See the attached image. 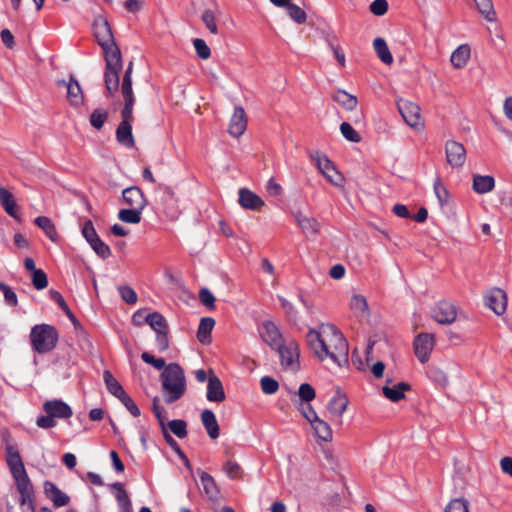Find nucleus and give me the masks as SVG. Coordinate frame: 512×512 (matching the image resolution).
<instances>
[{
	"instance_id": "f257e3e1",
	"label": "nucleus",
	"mask_w": 512,
	"mask_h": 512,
	"mask_svg": "<svg viewBox=\"0 0 512 512\" xmlns=\"http://www.w3.org/2000/svg\"><path fill=\"white\" fill-rule=\"evenodd\" d=\"M306 341L313 354L320 360L330 359L340 367L349 364V343L332 324H321L309 329Z\"/></svg>"
},
{
	"instance_id": "f03ea898",
	"label": "nucleus",
	"mask_w": 512,
	"mask_h": 512,
	"mask_svg": "<svg viewBox=\"0 0 512 512\" xmlns=\"http://www.w3.org/2000/svg\"><path fill=\"white\" fill-rule=\"evenodd\" d=\"M93 29L97 43L105 54L104 82L107 94L112 96L118 91L119 73L123 67L121 51L114 41L111 27L104 16L98 15L95 18Z\"/></svg>"
},
{
	"instance_id": "7ed1b4c3",
	"label": "nucleus",
	"mask_w": 512,
	"mask_h": 512,
	"mask_svg": "<svg viewBox=\"0 0 512 512\" xmlns=\"http://www.w3.org/2000/svg\"><path fill=\"white\" fill-rule=\"evenodd\" d=\"M164 401L174 403L186 392V377L184 370L177 363H170L160 375Z\"/></svg>"
},
{
	"instance_id": "20e7f679",
	"label": "nucleus",
	"mask_w": 512,
	"mask_h": 512,
	"mask_svg": "<svg viewBox=\"0 0 512 512\" xmlns=\"http://www.w3.org/2000/svg\"><path fill=\"white\" fill-rule=\"evenodd\" d=\"M30 339L35 351L38 353H47L56 346L58 333L51 325L39 324L32 328Z\"/></svg>"
},
{
	"instance_id": "39448f33",
	"label": "nucleus",
	"mask_w": 512,
	"mask_h": 512,
	"mask_svg": "<svg viewBox=\"0 0 512 512\" xmlns=\"http://www.w3.org/2000/svg\"><path fill=\"white\" fill-rule=\"evenodd\" d=\"M134 104L135 101L124 100V107L121 111L122 121L119 123L116 129L117 141L127 148H133L135 146V141L132 134Z\"/></svg>"
},
{
	"instance_id": "423d86ee",
	"label": "nucleus",
	"mask_w": 512,
	"mask_h": 512,
	"mask_svg": "<svg viewBox=\"0 0 512 512\" xmlns=\"http://www.w3.org/2000/svg\"><path fill=\"white\" fill-rule=\"evenodd\" d=\"M397 108L408 126L417 132L424 130V119L421 115V108L417 103L407 99H400L397 101Z\"/></svg>"
},
{
	"instance_id": "0eeeda50",
	"label": "nucleus",
	"mask_w": 512,
	"mask_h": 512,
	"mask_svg": "<svg viewBox=\"0 0 512 512\" xmlns=\"http://www.w3.org/2000/svg\"><path fill=\"white\" fill-rule=\"evenodd\" d=\"M281 365L286 370L296 371L299 368V346L294 340L278 345Z\"/></svg>"
},
{
	"instance_id": "6e6552de",
	"label": "nucleus",
	"mask_w": 512,
	"mask_h": 512,
	"mask_svg": "<svg viewBox=\"0 0 512 512\" xmlns=\"http://www.w3.org/2000/svg\"><path fill=\"white\" fill-rule=\"evenodd\" d=\"M435 335L432 333H419L413 341V350L416 358L421 364L429 361L435 346Z\"/></svg>"
},
{
	"instance_id": "1a4fd4ad",
	"label": "nucleus",
	"mask_w": 512,
	"mask_h": 512,
	"mask_svg": "<svg viewBox=\"0 0 512 512\" xmlns=\"http://www.w3.org/2000/svg\"><path fill=\"white\" fill-rule=\"evenodd\" d=\"M432 318L441 325H450L457 319V308L448 301H440L432 310Z\"/></svg>"
},
{
	"instance_id": "9d476101",
	"label": "nucleus",
	"mask_w": 512,
	"mask_h": 512,
	"mask_svg": "<svg viewBox=\"0 0 512 512\" xmlns=\"http://www.w3.org/2000/svg\"><path fill=\"white\" fill-rule=\"evenodd\" d=\"M446 159L452 167H461L466 160V150L464 146L457 141H447L445 145Z\"/></svg>"
},
{
	"instance_id": "9b49d317",
	"label": "nucleus",
	"mask_w": 512,
	"mask_h": 512,
	"mask_svg": "<svg viewBox=\"0 0 512 512\" xmlns=\"http://www.w3.org/2000/svg\"><path fill=\"white\" fill-rule=\"evenodd\" d=\"M122 202L128 207L143 210L147 205V201L143 192L137 186H131L123 190Z\"/></svg>"
},
{
	"instance_id": "f8f14e48",
	"label": "nucleus",
	"mask_w": 512,
	"mask_h": 512,
	"mask_svg": "<svg viewBox=\"0 0 512 512\" xmlns=\"http://www.w3.org/2000/svg\"><path fill=\"white\" fill-rule=\"evenodd\" d=\"M246 128H247V117H246L245 110L242 107L237 106V107H235L234 112L231 116L228 133L232 137L238 138L244 134V132L246 131Z\"/></svg>"
},
{
	"instance_id": "ddd939ff",
	"label": "nucleus",
	"mask_w": 512,
	"mask_h": 512,
	"mask_svg": "<svg viewBox=\"0 0 512 512\" xmlns=\"http://www.w3.org/2000/svg\"><path fill=\"white\" fill-rule=\"evenodd\" d=\"M354 316L362 325H371L372 323V311L363 295H354Z\"/></svg>"
},
{
	"instance_id": "4468645a",
	"label": "nucleus",
	"mask_w": 512,
	"mask_h": 512,
	"mask_svg": "<svg viewBox=\"0 0 512 512\" xmlns=\"http://www.w3.org/2000/svg\"><path fill=\"white\" fill-rule=\"evenodd\" d=\"M43 410L46 414L51 415L54 419H68L73 412L71 407L61 400H49L43 404Z\"/></svg>"
},
{
	"instance_id": "2eb2a0df",
	"label": "nucleus",
	"mask_w": 512,
	"mask_h": 512,
	"mask_svg": "<svg viewBox=\"0 0 512 512\" xmlns=\"http://www.w3.org/2000/svg\"><path fill=\"white\" fill-rule=\"evenodd\" d=\"M206 397L210 402H222L226 398L222 382L213 370L209 371Z\"/></svg>"
},
{
	"instance_id": "dca6fc26",
	"label": "nucleus",
	"mask_w": 512,
	"mask_h": 512,
	"mask_svg": "<svg viewBox=\"0 0 512 512\" xmlns=\"http://www.w3.org/2000/svg\"><path fill=\"white\" fill-rule=\"evenodd\" d=\"M57 84L67 88V100L72 106L79 107L82 105L84 101V95L78 81L71 77L69 82L61 80L58 81Z\"/></svg>"
},
{
	"instance_id": "f3484780",
	"label": "nucleus",
	"mask_w": 512,
	"mask_h": 512,
	"mask_svg": "<svg viewBox=\"0 0 512 512\" xmlns=\"http://www.w3.org/2000/svg\"><path fill=\"white\" fill-rule=\"evenodd\" d=\"M487 305L497 315H502L507 307V295L499 288H494L486 296Z\"/></svg>"
},
{
	"instance_id": "a211bd4d",
	"label": "nucleus",
	"mask_w": 512,
	"mask_h": 512,
	"mask_svg": "<svg viewBox=\"0 0 512 512\" xmlns=\"http://www.w3.org/2000/svg\"><path fill=\"white\" fill-rule=\"evenodd\" d=\"M13 478L16 482L17 489L21 494L22 503L25 505L26 503H31V498L33 495V487L28 478L26 470H22L21 472H17L12 474Z\"/></svg>"
},
{
	"instance_id": "6ab92c4d",
	"label": "nucleus",
	"mask_w": 512,
	"mask_h": 512,
	"mask_svg": "<svg viewBox=\"0 0 512 512\" xmlns=\"http://www.w3.org/2000/svg\"><path fill=\"white\" fill-rule=\"evenodd\" d=\"M471 59V47L469 44L459 45L450 56V63L455 69L465 68Z\"/></svg>"
},
{
	"instance_id": "aec40b11",
	"label": "nucleus",
	"mask_w": 512,
	"mask_h": 512,
	"mask_svg": "<svg viewBox=\"0 0 512 512\" xmlns=\"http://www.w3.org/2000/svg\"><path fill=\"white\" fill-rule=\"evenodd\" d=\"M382 394L391 402H399L405 398V392L411 390L410 384L406 382H397L392 386H382Z\"/></svg>"
},
{
	"instance_id": "412c9836",
	"label": "nucleus",
	"mask_w": 512,
	"mask_h": 512,
	"mask_svg": "<svg viewBox=\"0 0 512 512\" xmlns=\"http://www.w3.org/2000/svg\"><path fill=\"white\" fill-rule=\"evenodd\" d=\"M239 204L244 209L259 210L264 206V201L251 190L241 188L239 190Z\"/></svg>"
},
{
	"instance_id": "4be33fe9",
	"label": "nucleus",
	"mask_w": 512,
	"mask_h": 512,
	"mask_svg": "<svg viewBox=\"0 0 512 512\" xmlns=\"http://www.w3.org/2000/svg\"><path fill=\"white\" fill-rule=\"evenodd\" d=\"M349 404V398L347 394L340 388L335 389V394L330 400L329 410L335 416H341Z\"/></svg>"
},
{
	"instance_id": "5701e85b",
	"label": "nucleus",
	"mask_w": 512,
	"mask_h": 512,
	"mask_svg": "<svg viewBox=\"0 0 512 512\" xmlns=\"http://www.w3.org/2000/svg\"><path fill=\"white\" fill-rule=\"evenodd\" d=\"M200 481L203 491L212 502H218L220 499V490L214 478L205 471L200 472Z\"/></svg>"
},
{
	"instance_id": "b1692460",
	"label": "nucleus",
	"mask_w": 512,
	"mask_h": 512,
	"mask_svg": "<svg viewBox=\"0 0 512 512\" xmlns=\"http://www.w3.org/2000/svg\"><path fill=\"white\" fill-rule=\"evenodd\" d=\"M134 64L130 61L122 77L121 85L119 84L118 90L120 89L124 100L135 101V96L132 89V73Z\"/></svg>"
},
{
	"instance_id": "393cba45",
	"label": "nucleus",
	"mask_w": 512,
	"mask_h": 512,
	"mask_svg": "<svg viewBox=\"0 0 512 512\" xmlns=\"http://www.w3.org/2000/svg\"><path fill=\"white\" fill-rule=\"evenodd\" d=\"M264 341L272 348L278 347L283 344L282 335L277 326L272 322H265L263 324V335Z\"/></svg>"
},
{
	"instance_id": "a878e982",
	"label": "nucleus",
	"mask_w": 512,
	"mask_h": 512,
	"mask_svg": "<svg viewBox=\"0 0 512 512\" xmlns=\"http://www.w3.org/2000/svg\"><path fill=\"white\" fill-rule=\"evenodd\" d=\"M472 188L477 194H487L495 188V180L490 175L475 174L473 176Z\"/></svg>"
},
{
	"instance_id": "bb28decb",
	"label": "nucleus",
	"mask_w": 512,
	"mask_h": 512,
	"mask_svg": "<svg viewBox=\"0 0 512 512\" xmlns=\"http://www.w3.org/2000/svg\"><path fill=\"white\" fill-rule=\"evenodd\" d=\"M0 204L5 212L16 220H20L17 204L11 192L0 186Z\"/></svg>"
},
{
	"instance_id": "cd10ccee",
	"label": "nucleus",
	"mask_w": 512,
	"mask_h": 512,
	"mask_svg": "<svg viewBox=\"0 0 512 512\" xmlns=\"http://www.w3.org/2000/svg\"><path fill=\"white\" fill-rule=\"evenodd\" d=\"M296 221L308 238L318 235L320 224L316 219L299 214L296 216Z\"/></svg>"
},
{
	"instance_id": "c85d7f7f",
	"label": "nucleus",
	"mask_w": 512,
	"mask_h": 512,
	"mask_svg": "<svg viewBox=\"0 0 512 512\" xmlns=\"http://www.w3.org/2000/svg\"><path fill=\"white\" fill-rule=\"evenodd\" d=\"M315 397V389L309 383H302L297 392L290 393V400L292 403L311 402Z\"/></svg>"
},
{
	"instance_id": "c756f323",
	"label": "nucleus",
	"mask_w": 512,
	"mask_h": 512,
	"mask_svg": "<svg viewBox=\"0 0 512 512\" xmlns=\"http://www.w3.org/2000/svg\"><path fill=\"white\" fill-rule=\"evenodd\" d=\"M311 160L316 164L318 171L328 180V174L334 168L333 162L319 151L310 153Z\"/></svg>"
},
{
	"instance_id": "7c9ffc66",
	"label": "nucleus",
	"mask_w": 512,
	"mask_h": 512,
	"mask_svg": "<svg viewBox=\"0 0 512 512\" xmlns=\"http://www.w3.org/2000/svg\"><path fill=\"white\" fill-rule=\"evenodd\" d=\"M202 423L212 439L219 437V425L216 420L215 414L211 410H204L201 414Z\"/></svg>"
},
{
	"instance_id": "2f4dec72",
	"label": "nucleus",
	"mask_w": 512,
	"mask_h": 512,
	"mask_svg": "<svg viewBox=\"0 0 512 512\" xmlns=\"http://www.w3.org/2000/svg\"><path fill=\"white\" fill-rule=\"evenodd\" d=\"M44 489L46 495L53 501L56 506H64L69 502V497L62 492L52 482H45Z\"/></svg>"
},
{
	"instance_id": "473e14b6",
	"label": "nucleus",
	"mask_w": 512,
	"mask_h": 512,
	"mask_svg": "<svg viewBox=\"0 0 512 512\" xmlns=\"http://www.w3.org/2000/svg\"><path fill=\"white\" fill-rule=\"evenodd\" d=\"M373 47L377 56L384 64L391 65L393 63V56L383 38H375L373 41Z\"/></svg>"
},
{
	"instance_id": "72a5a7b5",
	"label": "nucleus",
	"mask_w": 512,
	"mask_h": 512,
	"mask_svg": "<svg viewBox=\"0 0 512 512\" xmlns=\"http://www.w3.org/2000/svg\"><path fill=\"white\" fill-rule=\"evenodd\" d=\"M314 430L315 435L324 441H329L332 438V431L330 426L320 419L318 416L309 422Z\"/></svg>"
},
{
	"instance_id": "f704fd0d",
	"label": "nucleus",
	"mask_w": 512,
	"mask_h": 512,
	"mask_svg": "<svg viewBox=\"0 0 512 512\" xmlns=\"http://www.w3.org/2000/svg\"><path fill=\"white\" fill-rule=\"evenodd\" d=\"M35 225L44 231L46 236L53 242L58 240V234L55 225L50 218L46 216H39L34 220Z\"/></svg>"
},
{
	"instance_id": "c9c22d12",
	"label": "nucleus",
	"mask_w": 512,
	"mask_h": 512,
	"mask_svg": "<svg viewBox=\"0 0 512 512\" xmlns=\"http://www.w3.org/2000/svg\"><path fill=\"white\" fill-rule=\"evenodd\" d=\"M215 325L213 318L205 317L202 318L197 331L198 340L205 344L210 342V335Z\"/></svg>"
},
{
	"instance_id": "e433bc0d",
	"label": "nucleus",
	"mask_w": 512,
	"mask_h": 512,
	"mask_svg": "<svg viewBox=\"0 0 512 512\" xmlns=\"http://www.w3.org/2000/svg\"><path fill=\"white\" fill-rule=\"evenodd\" d=\"M104 382L108 391L119 398L121 395L125 393L122 385L118 382V380L112 375L109 370H105L103 373Z\"/></svg>"
},
{
	"instance_id": "4c0bfd02",
	"label": "nucleus",
	"mask_w": 512,
	"mask_h": 512,
	"mask_svg": "<svg viewBox=\"0 0 512 512\" xmlns=\"http://www.w3.org/2000/svg\"><path fill=\"white\" fill-rule=\"evenodd\" d=\"M142 211L143 209H137V208H126L121 209L118 212V218L122 222L129 223V224H138L140 223L142 217Z\"/></svg>"
},
{
	"instance_id": "58836bf2",
	"label": "nucleus",
	"mask_w": 512,
	"mask_h": 512,
	"mask_svg": "<svg viewBox=\"0 0 512 512\" xmlns=\"http://www.w3.org/2000/svg\"><path fill=\"white\" fill-rule=\"evenodd\" d=\"M7 464L12 474L25 470L19 453L13 447L7 448Z\"/></svg>"
},
{
	"instance_id": "ea45409f",
	"label": "nucleus",
	"mask_w": 512,
	"mask_h": 512,
	"mask_svg": "<svg viewBox=\"0 0 512 512\" xmlns=\"http://www.w3.org/2000/svg\"><path fill=\"white\" fill-rule=\"evenodd\" d=\"M479 13L489 22L496 21V12L492 0H474Z\"/></svg>"
},
{
	"instance_id": "a19ab883",
	"label": "nucleus",
	"mask_w": 512,
	"mask_h": 512,
	"mask_svg": "<svg viewBox=\"0 0 512 512\" xmlns=\"http://www.w3.org/2000/svg\"><path fill=\"white\" fill-rule=\"evenodd\" d=\"M113 487L117 489L116 499L120 507V512H132L131 501L126 491L123 489V485L121 483H115Z\"/></svg>"
},
{
	"instance_id": "79ce46f5",
	"label": "nucleus",
	"mask_w": 512,
	"mask_h": 512,
	"mask_svg": "<svg viewBox=\"0 0 512 512\" xmlns=\"http://www.w3.org/2000/svg\"><path fill=\"white\" fill-rule=\"evenodd\" d=\"M433 189L440 206L446 205L449 202L450 195L439 176L434 180Z\"/></svg>"
},
{
	"instance_id": "37998d69",
	"label": "nucleus",
	"mask_w": 512,
	"mask_h": 512,
	"mask_svg": "<svg viewBox=\"0 0 512 512\" xmlns=\"http://www.w3.org/2000/svg\"><path fill=\"white\" fill-rule=\"evenodd\" d=\"M148 324L157 333L168 331V326L165 318L158 312L148 314Z\"/></svg>"
},
{
	"instance_id": "c03bdc74",
	"label": "nucleus",
	"mask_w": 512,
	"mask_h": 512,
	"mask_svg": "<svg viewBox=\"0 0 512 512\" xmlns=\"http://www.w3.org/2000/svg\"><path fill=\"white\" fill-rule=\"evenodd\" d=\"M50 295H51V298L60 306V308L65 312V314L68 316V318L72 321L74 326L78 327L80 324L77 321L74 314L69 309V307L67 306L62 295L58 291H55V290H51Z\"/></svg>"
},
{
	"instance_id": "a18cd8bd",
	"label": "nucleus",
	"mask_w": 512,
	"mask_h": 512,
	"mask_svg": "<svg viewBox=\"0 0 512 512\" xmlns=\"http://www.w3.org/2000/svg\"><path fill=\"white\" fill-rule=\"evenodd\" d=\"M444 512H469V501L462 497L451 499L445 506Z\"/></svg>"
},
{
	"instance_id": "49530a36",
	"label": "nucleus",
	"mask_w": 512,
	"mask_h": 512,
	"mask_svg": "<svg viewBox=\"0 0 512 512\" xmlns=\"http://www.w3.org/2000/svg\"><path fill=\"white\" fill-rule=\"evenodd\" d=\"M289 17L297 24H303L306 22V12L296 4L291 2L286 6Z\"/></svg>"
},
{
	"instance_id": "de8ad7c7",
	"label": "nucleus",
	"mask_w": 512,
	"mask_h": 512,
	"mask_svg": "<svg viewBox=\"0 0 512 512\" xmlns=\"http://www.w3.org/2000/svg\"><path fill=\"white\" fill-rule=\"evenodd\" d=\"M108 118L106 109L97 108L90 115V124L95 129H101Z\"/></svg>"
},
{
	"instance_id": "09e8293b",
	"label": "nucleus",
	"mask_w": 512,
	"mask_h": 512,
	"mask_svg": "<svg viewBox=\"0 0 512 512\" xmlns=\"http://www.w3.org/2000/svg\"><path fill=\"white\" fill-rule=\"evenodd\" d=\"M167 427L180 439L187 436V424L184 420H171L168 422Z\"/></svg>"
},
{
	"instance_id": "8fccbe9b",
	"label": "nucleus",
	"mask_w": 512,
	"mask_h": 512,
	"mask_svg": "<svg viewBox=\"0 0 512 512\" xmlns=\"http://www.w3.org/2000/svg\"><path fill=\"white\" fill-rule=\"evenodd\" d=\"M260 386L263 393L268 395L275 394L279 389V383L277 380L270 376H263L260 379Z\"/></svg>"
},
{
	"instance_id": "3c124183",
	"label": "nucleus",
	"mask_w": 512,
	"mask_h": 512,
	"mask_svg": "<svg viewBox=\"0 0 512 512\" xmlns=\"http://www.w3.org/2000/svg\"><path fill=\"white\" fill-rule=\"evenodd\" d=\"M292 404L308 422L318 416L315 410L312 408L310 402H296Z\"/></svg>"
},
{
	"instance_id": "603ef678",
	"label": "nucleus",
	"mask_w": 512,
	"mask_h": 512,
	"mask_svg": "<svg viewBox=\"0 0 512 512\" xmlns=\"http://www.w3.org/2000/svg\"><path fill=\"white\" fill-rule=\"evenodd\" d=\"M90 246L95 251V253L103 259H106L111 256L110 247L106 243H104L99 237L97 239H94Z\"/></svg>"
},
{
	"instance_id": "864d4df0",
	"label": "nucleus",
	"mask_w": 512,
	"mask_h": 512,
	"mask_svg": "<svg viewBox=\"0 0 512 512\" xmlns=\"http://www.w3.org/2000/svg\"><path fill=\"white\" fill-rule=\"evenodd\" d=\"M201 19L203 23L205 24L206 28L212 33L217 34L218 28L216 25V18L215 14L212 10H205L201 16Z\"/></svg>"
},
{
	"instance_id": "5fc2aeb1",
	"label": "nucleus",
	"mask_w": 512,
	"mask_h": 512,
	"mask_svg": "<svg viewBox=\"0 0 512 512\" xmlns=\"http://www.w3.org/2000/svg\"><path fill=\"white\" fill-rule=\"evenodd\" d=\"M32 283L37 290H43L48 286V279L45 272L41 269L32 273Z\"/></svg>"
},
{
	"instance_id": "6e6d98bb",
	"label": "nucleus",
	"mask_w": 512,
	"mask_h": 512,
	"mask_svg": "<svg viewBox=\"0 0 512 512\" xmlns=\"http://www.w3.org/2000/svg\"><path fill=\"white\" fill-rule=\"evenodd\" d=\"M193 45L196 50L197 55L201 59H208L211 55L210 48L206 44V42L203 39L196 38L193 40Z\"/></svg>"
},
{
	"instance_id": "4d7b16f0",
	"label": "nucleus",
	"mask_w": 512,
	"mask_h": 512,
	"mask_svg": "<svg viewBox=\"0 0 512 512\" xmlns=\"http://www.w3.org/2000/svg\"><path fill=\"white\" fill-rule=\"evenodd\" d=\"M141 359L147 363L152 365L157 370H164L167 367L165 360L163 358H155L148 352H143L141 354Z\"/></svg>"
},
{
	"instance_id": "13d9d810",
	"label": "nucleus",
	"mask_w": 512,
	"mask_h": 512,
	"mask_svg": "<svg viewBox=\"0 0 512 512\" xmlns=\"http://www.w3.org/2000/svg\"><path fill=\"white\" fill-rule=\"evenodd\" d=\"M118 399L134 417L140 416V409L126 392Z\"/></svg>"
},
{
	"instance_id": "bf43d9fd",
	"label": "nucleus",
	"mask_w": 512,
	"mask_h": 512,
	"mask_svg": "<svg viewBox=\"0 0 512 512\" xmlns=\"http://www.w3.org/2000/svg\"><path fill=\"white\" fill-rule=\"evenodd\" d=\"M333 99L335 102L339 103L346 109H348V110L351 109L352 95H350L346 91H344V90L336 91L335 94L333 95Z\"/></svg>"
},
{
	"instance_id": "052dcab7",
	"label": "nucleus",
	"mask_w": 512,
	"mask_h": 512,
	"mask_svg": "<svg viewBox=\"0 0 512 512\" xmlns=\"http://www.w3.org/2000/svg\"><path fill=\"white\" fill-rule=\"evenodd\" d=\"M370 12L375 16H382L388 11L387 0H374L369 6Z\"/></svg>"
},
{
	"instance_id": "680f3d73",
	"label": "nucleus",
	"mask_w": 512,
	"mask_h": 512,
	"mask_svg": "<svg viewBox=\"0 0 512 512\" xmlns=\"http://www.w3.org/2000/svg\"><path fill=\"white\" fill-rule=\"evenodd\" d=\"M82 235L89 244L99 237L91 220H87L84 223L82 227Z\"/></svg>"
},
{
	"instance_id": "e2e57ef3",
	"label": "nucleus",
	"mask_w": 512,
	"mask_h": 512,
	"mask_svg": "<svg viewBox=\"0 0 512 512\" xmlns=\"http://www.w3.org/2000/svg\"><path fill=\"white\" fill-rule=\"evenodd\" d=\"M119 293L121 298L127 304H135L137 302V294L136 292L129 286L119 287Z\"/></svg>"
},
{
	"instance_id": "0e129e2a",
	"label": "nucleus",
	"mask_w": 512,
	"mask_h": 512,
	"mask_svg": "<svg viewBox=\"0 0 512 512\" xmlns=\"http://www.w3.org/2000/svg\"><path fill=\"white\" fill-rule=\"evenodd\" d=\"M224 471L231 479H238L241 477V468L236 462L228 461L224 465Z\"/></svg>"
},
{
	"instance_id": "69168bd1",
	"label": "nucleus",
	"mask_w": 512,
	"mask_h": 512,
	"mask_svg": "<svg viewBox=\"0 0 512 512\" xmlns=\"http://www.w3.org/2000/svg\"><path fill=\"white\" fill-rule=\"evenodd\" d=\"M199 298L202 304L207 308L213 309L215 307V297L207 288H203L200 290Z\"/></svg>"
},
{
	"instance_id": "338daca9",
	"label": "nucleus",
	"mask_w": 512,
	"mask_h": 512,
	"mask_svg": "<svg viewBox=\"0 0 512 512\" xmlns=\"http://www.w3.org/2000/svg\"><path fill=\"white\" fill-rule=\"evenodd\" d=\"M0 291L3 292L5 301L11 306L17 305V296L15 292L6 284L0 282Z\"/></svg>"
},
{
	"instance_id": "774afa93",
	"label": "nucleus",
	"mask_w": 512,
	"mask_h": 512,
	"mask_svg": "<svg viewBox=\"0 0 512 512\" xmlns=\"http://www.w3.org/2000/svg\"><path fill=\"white\" fill-rule=\"evenodd\" d=\"M36 425L42 429L54 428L57 425L56 420L49 414L39 416L36 420Z\"/></svg>"
}]
</instances>
